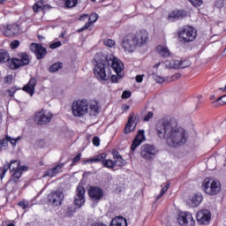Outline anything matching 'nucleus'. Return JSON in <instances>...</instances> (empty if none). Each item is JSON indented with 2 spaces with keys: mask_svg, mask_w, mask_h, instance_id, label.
<instances>
[{
  "mask_svg": "<svg viewBox=\"0 0 226 226\" xmlns=\"http://www.w3.org/2000/svg\"><path fill=\"white\" fill-rule=\"evenodd\" d=\"M155 130L159 139H165L170 147H181L188 142L190 138L185 129L177 127V121L174 118L159 120Z\"/></svg>",
  "mask_w": 226,
  "mask_h": 226,
  "instance_id": "nucleus-1",
  "label": "nucleus"
},
{
  "mask_svg": "<svg viewBox=\"0 0 226 226\" xmlns=\"http://www.w3.org/2000/svg\"><path fill=\"white\" fill-rule=\"evenodd\" d=\"M94 73L96 77H99L101 80L111 79L112 82L117 83V79H121V72L124 70V65L121 60L114 56V55L104 56L102 53H97L94 56ZM110 68L115 71L117 75H112Z\"/></svg>",
  "mask_w": 226,
  "mask_h": 226,
  "instance_id": "nucleus-2",
  "label": "nucleus"
},
{
  "mask_svg": "<svg viewBox=\"0 0 226 226\" xmlns=\"http://www.w3.org/2000/svg\"><path fill=\"white\" fill-rule=\"evenodd\" d=\"M64 201V192L61 190L52 191L44 200L47 206H53V207H59V206H63Z\"/></svg>",
  "mask_w": 226,
  "mask_h": 226,
  "instance_id": "nucleus-3",
  "label": "nucleus"
},
{
  "mask_svg": "<svg viewBox=\"0 0 226 226\" xmlns=\"http://www.w3.org/2000/svg\"><path fill=\"white\" fill-rule=\"evenodd\" d=\"M202 190L207 195H218L220 190H222V185L220 182L207 177L202 183Z\"/></svg>",
  "mask_w": 226,
  "mask_h": 226,
  "instance_id": "nucleus-4",
  "label": "nucleus"
},
{
  "mask_svg": "<svg viewBox=\"0 0 226 226\" xmlns=\"http://www.w3.org/2000/svg\"><path fill=\"white\" fill-rule=\"evenodd\" d=\"M72 109L75 117H82L89 113V102L87 100H78L72 102Z\"/></svg>",
  "mask_w": 226,
  "mask_h": 226,
  "instance_id": "nucleus-5",
  "label": "nucleus"
},
{
  "mask_svg": "<svg viewBox=\"0 0 226 226\" xmlns=\"http://www.w3.org/2000/svg\"><path fill=\"white\" fill-rule=\"evenodd\" d=\"M178 38L184 43H190L197 38V30L192 26H185L178 32Z\"/></svg>",
  "mask_w": 226,
  "mask_h": 226,
  "instance_id": "nucleus-6",
  "label": "nucleus"
},
{
  "mask_svg": "<svg viewBox=\"0 0 226 226\" xmlns=\"http://www.w3.org/2000/svg\"><path fill=\"white\" fill-rule=\"evenodd\" d=\"M29 64V55L26 53H18V57L11 59V70H19L22 66H27Z\"/></svg>",
  "mask_w": 226,
  "mask_h": 226,
  "instance_id": "nucleus-7",
  "label": "nucleus"
},
{
  "mask_svg": "<svg viewBox=\"0 0 226 226\" xmlns=\"http://www.w3.org/2000/svg\"><path fill=\"white\" fill-rule=\"evenodd\" d=\"M54 117V114L50 111L41 109V111L35 112L34 121L39 125H43L50 123Z\"/></svg>",
  "mask_w": 226,
  "mask_h": 226,
  "instance_id": "nucleus-8",
  "label": "nucleus"
},
{
  "mask_svg": "<svg viewBox=\"0 0 226 226\" xmlns=\"http://www.w3.org/2000/svg\"><path fill=\"white\" fill-rule=\"evenodd\" d=\"M86 204V188L82 185H79L76 189V196H74V206L80 209Z\"/></svg>",
  "mask_w": 226,
  "mask_h": 226,
  "instance_id": "nucleus-9",
  "label": "nucleus"
},
{
  "mask_svg": "<svg viewBox=\"0 0 226 226\" xmlns=\"http://www.w3.org/2000/svg\"><path fill=\"white\" fill-rule=\"evenodd\" d=\"M122 47L126 52H133L138 47L135 41V34H129L122 41Z\"/></svg>",
  "mask_w": 226,
  "mask_h": 226,
  "instance_id": "nucleus-10",
  "label": "nucleus"
},
{
  "mask_svg": "<svg viewBox=\"0 0 226 226\" xmlns=\"http://www.w3.org/2000/svg\"><path fill=\"white\" fill-rule=\"evenodd\" d=\"M140 156L144 160H153L156 156V148L151 145H143L140 148Z\"/></svg>",
  "mask_w": 226,
  "mask_h": 226,
  "instance_id": "nucleus-11",
  "label": "nucleus"
},
{
  "mask_svg": "<svg viewBox=\"0 0 226 226\" xmlns=\"http://www.w3.org/2000/svg\"><path fill=\"white\" fill-rule=\"evenodd\" d=\"M177 222L181 226H195V220L190 212H181L178 215Z\"/></svg>",
  "mask_w": 226,
  "mask_h": 226,
  "instance_id": "nucleus-12",
  "label": "nucleus"
},
{
  "mask_svg": "<svg viewBox=\"0 0 226 226\" xmlns=\"http://www.w3.org/2000/svg\"><path fill=\"white\" fill-rule=\"evenodd\" d=\"M196 219L200 225H209V222H211V211L208 209L200 210L196 215Z\"/></svg>",
  "mask_w": 226,
  "mask_h": 226,
  "instance_id": "nucleus-13",
  "label": "nucleus"
},
{
  "mask_svg": "<svg viewBox=\"0 0 226 226\" xmlns=\"http://www.w3.org/2000/svg\"><path fill=\"white\" fill-rule=\"evenodd\" d=\"M104 195L105 193L103 192V189L98 186H90L88 189V196L95 202H100V200L103 199Z\"/></svg>",
  "mask_w": 226,
  "mask_h": 226,
  "instance_id": "nucleus-14",
  "label": "nucleus"
},
{
  "mask_svg": "<svg viewBox=\"0 0 226 226\" xmlns=\"http://www.w3.org/2000/svg\"><path fill=\"white\" fill-rule=\"evenodd\" d=\"M134 40L138 47H142L149 41V34L146 30H141L134 34Z\"/></svg>",
  "mask_w": 226,
  "mask_h": 226,
  "instance_id": "nucleus-15",
  "label": "nucleus"
},
{
  "mask_svg": "<svg viewBox=\"0 0 226 226\" xmlns=\"http://www.w3.org/2000/svg\"><path fill=\"white\" fill-rule=\"evenodd\" d=\"M30 50L35 54L37 59H43L47 56V48H44L40 43H32L30 45Z\"/></svg>",
  "mask_w": 226,
  "mask_h": 226,
  "instance_id": "nucleus-16",
  "label": "nucleus"
},
{
  "mask_svg": "<svg viewBox=\"0 0 226 226\" xmlns=\"http://www.w3.org/2000/svg\"><path fill=\"white\" fill-rule=\"evenodd\" d=\"M27 169H29L27 166H20V161L14 160L11 163L4 164L3 170H27Z\"/></svg>",
  "mask_w": 226,
  "mask_h": 226,
  "instance_id": "nucleus-17",
  "label": "nucleus"
},
{
  "mask_svg": "<svg viewBox=\"0 0 226 226\" xmlns=\"http://www.w3.org/2000/svg\"><path fill=\"white\" fill-rule=\"evenodd\" d=\"M146 140V136L144 135V131H139L134 139L132 140V146H131V151H135V149L138 148L142 142Z\"/></svg>",
  "mask_w": 226,
  "mask_h": 226,
  "instance_id": "nucleus-18",
  "label": "nucleus"
},
{
  "mask_svg": "<svg viewBox=\"0 0 226 226\" xmlns=\"http://www.w3.org/2000/svg\"><path fill=\"white\" fill-rule=\"evenodd\" d=\"M36 87L35 78L30 79L29 82L23 87V91L33 96L34 94V87Z\"/></svg>",
  "mask_w": 226,
  "mask_h": 226,
  "instance_id": "nucleus-19",
  "label": "nucleus"
},
{
  "mask_svg": "<svg viewBox=\"0 0 226 226\" xmlns=\"http://www.w3.org/2000/svg\"><path fill=\"white\" fill-rule=\"evenodd\" d=\"M112 155L115 161V166L116 167H124V165H126V161L123 159V156L119 154V153L116 150H113Z\"/></svg>",
  "mask_w": 226,
  "mask_h": 226,
  "instance_id": "nucleus-20",
  "label": "nucleus"
},
{
  "mask_svg": "<svg viewBox=\"0 0 226 226\" xmlns=\"http://www.w3.org/2000/svg\"><path fill=\"white\" fill-rule=\"evenodd\" d=\"M109 226H128V220L123 216H116L111 220Z\"/></svg>",
  "mask_w": 226,
  "mask_h": 226,
  "instance_id": "nucleus-21",
  "label": "nucleus"
},
{
  "mask_svg": "<svg viewBox=\"0 0 226 226\" xmlns=\"http://www.w3.org/2000/svg\"><path fill=\"white\" fill-rule=\"evenodd\" d=\"M19 33V26L9 25L4 31V36H15Z\"/></svg>",
  "mask_w": 226,
  "mask_h": 226,
  "instance_id": "nucleus-22",
  "label": "nucleus"
},
{
  "mask_svg": "<svg viewBox=\"0 0 226 226\" xmlns=\"http://www.w3.org/2000/svg\"><path fill=\"white\" fill-rule=\"evenodd\" d=\"M96 20H98V14L96 13H92L90 16H89V19H88V22L85 24L84 26H82L81 28H79L78 30L79 33H82V31H86V29H89V26H91V24L96 22Z\"/></svg>",
  "mask_w": 226,
  "mask_h": 226,
  "instance_id": "nucleus-23",
  "label": "nucleus"
},
{
  "mask_svg": "<svg viewBox=\"0 0 226 226\" xmlns=\"http://www.w3.org/2000/svg\"><path fill=\"white\" fill-rule=\"evenodd\" d=\"M100 109L98 108V102H93L88 104V114L89 116H98Z\"/></svg>",
  "mask_w": 226,
  "mask_h": 226,
  "instance_id": "nucleus-24",
  "label": "nucleus"
},
{
  "mask_svg": "<svg viewBox=\"0 0 226 226\" xmlns=\"http://www.w3.org/2000/svg\"><path fill=\"white\" fill-rule=\"evenodd\" d=\"M186 17V11H173L168 16V20H172V19H184Z\"/></svg>",
  "mask_w": 226,
  "mask_h": 226,
  "instance_id": "nucleus-25",
  "label": "nucleus"
},
{
  "mask_svg": "<svg viewBox=\"0 0 226 226\" xmlns=\"http://www.w3.org/2000/svg\"><path fill=\"white\" fill-rule=\"evenodd\" d=\"M156 50H157L158 54L162 56V57H170V50H169V48H167L163 45L157 46Z\"/></svg>",
  "mask_w": 226,
  "mask_h": 226,
  "instance_id": "nucleus-26",
  "label": "nucleus"
},
{
  "mask_svg": "<svg viewBox=\"0 0 226 226\" xmlns=\"http://www.w3.org/2000/svg\"><path fill=\"white\" fill-rule=\"evenodd\" d=\"M107 158V154L105 153H102L101 154L95 155L87 161H85V163H96L98 162H103L104 159Z\"/></svg>",
  "mask_w": 226,
  "mask_h": 226,
  "instance_id": "nucleus-27",
  "label": "nucleus"
},
{
  "mask_svg": "<svg viewBox=\"0 0 226 226\" xmlns=\"http://www.w3.org/2000/svg\"><path fill=\"white\" fill-rule=\"evenodd\" d=\"M22 170H11V179L10 181H11L12 183H19V179H20V177H22Z\"/></svg>",
  "mask_w": 226,
  "mask_h": 226,
  "instance_id": "nucleus-28",
  "label": "nucleus"
},
{
  "mask_svg": "<svg viewBox=\"0 0 226 226\" xmlns=\"http://www.w3.org/2000/svg\"><path fill=\"white\" fill-rule=\"evenodd\" d=\"M200 202H202V195L195 194L191 200V206L192 207H197L200 206Z\"/></svg>",
  "mask_w": 226,
  "mask_h": 226,
  "instance_id": "nucleus-29",
  "label": "nucleus"
},
{
  "mask_svg": "<svg viewBox=\"0 0 226 226\" xmlns=\"http://www.w3.org/2000/svg\"><path fill=\"white\" fill-rule=\"evenodd\" d=\"M167 68L173 69V70H179V60L171 59L166 61Z\"/></svg>",
  "mask_w": 226,
  "mask_h": 226,
  "instance_id": "nucleus-30",
  "label": "nucleus"
},
{
  "mask_svg": "<svg viewBox=\"0 0 226 226\" xmlns=\"http://www.w3.org/2000/svg\"><path fill=\"white\" fill-rule=\"evenodd\" d=\"M10 61V53L5 49H0V64L8 63Z\"/></svg>",
  "mask_w": 226,
  "mask_h": 226,
  "instance_id": "nucleus-31",
  "label": "nucleus"
},
{
  "mask_svg": "<svg viewBox=\"0 0 226 226\" xmlns=\"http://www.w3.org/2000/svg\"><path fill=\"white\" fill-rule=\"evenodd\" d=\"M148 75H150V77H152L154 79V80H155V82H157V84H163V82H165V79L158 76V74H156V72L150 71L148 72Z\"/></svg>",
  "mask_w": 226,
  "mask_h": 226,
  "instance_id": "nucleus-32",
  "label": "nucleus"
},
{
  "mask_svg": "<svg viewBox=\"0 0 226 226\" xmlns=\"http://www.w3.org/2000/svg\"><path fill=\"white\" fill-rule=\"evenodd\" d=\"M133 125V117H130L129 120L124 129V133L128 134V133H132V131L133 129H132V126Z\"/></svg>",
  "mask_w": 226,
  "mask_h": 226,
  "instance_id": "nucleus-33",
  "label": "nucleus"
},
{
  "mask_svg": "<svg viewBox=\"0 0 226 226\" xmlns=\"http://www.w3.org/2000/svg\"><path fill=\"white\" fill-rule=\"evenodd\" d=\"M225 103H226V94L219 97L218 99H216L212 102V104L215 107H220V105H225Z\"/></svg>",
  "mask_w": 226,
  "mask_h": 226,
  "instance_id": "nucleus-34",
  "label": "nucleus"
},
{
  "mask_svg": "<svg viewBox=\"0 0 226 226\" xmlns=\"http://www.w3.org/2000/svg\"><path fill=\"white\" fill-rule=\"evenodd\" d=\"M76 211L77 210L74 207L69 206L64 210V215L66 217H72V215H75Z\"/></svg>",
  "mask_w": 226,
  "mask_h": 226,
  "instance_id": "nucleus-35",
  "label": "nucleus"
},
{
  "mask_svg": "<svg viewBox=\"0 0 226 226\" xmlns=\"http://www.w3.org/2000/svg\"><path fill=\"white\" fill-rule=\"evenodd\" d=\"M61 68H63V63H55L53 64L50 67H49V72H51V73H55V72H59V70H61Z\"/></svg>",
  "mask_w": 226,
  "mask_h": 226,
  "instance_id": "nucleus-36",
  "label": "nucleus"
},
{
  "mask_svg": "<svg viewBox=\"0 0 226 226\" xmlns=\"http://www.w3.org/2000/svg\"><path fill=\"white\" fill-rule=\"evenodd\" d=\"M103 167H107V169H114L116 167L115 161L112 160H104L102 161Z\"/></svg>",
  "mask_w": 226,
  "mask_h": 226,
  "instance_id": "nucleus-37",
  "label": "nucleus"
},
{
  "mask_svg": "<svg viewBox=\"0 0 226 226\" xmlns=\"http://www.w3.org/2000/svg\"><path fill=\"white\" fill-rule=\"evenodd\" d=\"M179 70H183L185 68H188L192 66V62L190 60H179Z\"/></svg>",
  "mask_w": 226,
  "mask_h": 226,
  "instance_id": "nucleus-38",
  "label": "nucleus"
},
{
  "mask_svg": "<svg viewBox=\"0 0 226 226\" xmlns=\"http://www.w3.org/2000/svg\"><path fill=\"white\" fill-rule=\"evenodd\" d=\"M66 8H75L77 6L78 0H63Z\"/></svg>",
  "mask_w": 226,
  "mask_h": 226,
  "instance_id": "nucleus-39",
  "label": "nucleus"
},
{
  "mask_svg": "<svg viewBox=\"0 0 226 226\" xmlns=\"http://www.w3.org/2000/svg\"><path fill=\"white\" fill-rule=\"evenodd\" d=\"M169 188H170V182H168L165 186H163L161 190V193L160 195L157 197V199H160L162 197H163V195L165 194V192L169 190Z\"/></svg>",
  "mask_w": 226,
  "mask_h": 226,
  "instance_id": "nucleus-40",
  "label": "nucleus"
},
{
  "mask_svg": "<svg viewBox=\"0 0 226 226\" xmlns=\"http://www.w3.org/2000/svg\"><path fill=\"white\" fill-rule=\"evenodd\" d=\"M57 172L59 171H56V170H46L42 176V177H54V176H56V174H57Z\"/></svg>",
  "mask_w": 226,
  "mask_h": 226,
  "instance_id": "nucleus-41",
  "label": "nucleus"
},
{
  "mask_svg": "<svg viewBox=\"0 0 226 226\" xmlns=\"http://www.w3.org/2000/svg\"><path fill=\"white\" fill-rule=\"evenodd\" d=\"M104 45H106V47H109L112 48L116 45V41L112 40V39H105L103 41Z\"/></svg>",
  "mask_w": 226,
  "mask_h": 226,
  "instance_id": "nucleus-42",
  "label": "nucleus"
},
{
  "mask_svg": "<svg viewBox=\"0 0 226 226\" xmlns=\"http://www.w3.org/2000/svg\"><path fill=\"white\" fill-rule=\"evenodd\" d=\"M192 6H202L204 4L203 0H189Z\"/></svg>",
  "mask_w": 226,
  "mask_h": 226,
  "instance_id": "nucleus-43",
  "label": "nucleus"
},
{
  "mask_svg": "<svg viewBox=\"0 0 226 226\" xmlns=\"http://www.w3.org/2000/svg\"><path fill=\"white\" fill-rule=\"evenodd\" d=\"M15 93H17V88L12 87L6 91V96H10L11 98L15 95Z\"/></svg>",
  "mask_w": 226,
  "mask_h": 226,
  "instance_id": "nucleus-44",
  "label": "nucleus"
},
{
  "mask_svg": "<svg viewBox=\"0 0 226 226\" xmlns=\"http://www.w3.org/2000/svg\"><path fill=\"white\" fill-rule=\"evenodd\" d=\"M8 136H6L4 139H0V149L3 147H6V146H8Z\"/></svg>",
  "mask_w": 226,
  "mask_h": 226,
  "instance_id": "nucleus-45",
  "label": "nucleus"
},
{
  "mask_svg": "<svg viewBox=\"0 0 226 226\" xmlns=\"http://www.w3.org/2000/svg\"><path fill=\"white\" fill-rule=\"evenodd\" d=\"M20 41L19 40H14L11 42V49H19Z\"/></svg>",
  "mask_w": 226,
  "mask_h": 226,
  "instance_id": "nucleus-46",
  "label": "nucleus"
},
{
  "mask_svg": "<svg viewBox=\"0 0 226 226\" xmlns=\"http://www.w3.org/2000/svg\"><path fill=\"white\" fill-rule=\"evenodd\" d=\"M8 139H9V142L11 144V146H17V142H19V140H20V137L13 139V138L8 136Z\"/></svg>",
  "mask_w": 226,
  "mask_h": 226,
  "instance_id": "nucleus-47",
  "label": "nucleus"
},
{
  "mask_svg": "<svg viewBox=\"0 0 226 226\" xmlns=\"http://www.w3.org/2000/svg\"><path fill=\"white\" fill-rule=\"evenodd\" d=\"M224 5H225V0H216L215 1L216 8H223Z\"/></svg>",
  "mask_w": 226,
  "mask_h": 226,
  "instance_id": "nucleus-48",
  "label": "nucleus"
},
{
  "mask_svg": "<svg viewBox=\"0 0 226 226\" xmlns=\"http://www.w3.org/2000/svg\"><path fill=\"white\" fill-rule=\"evenodd\" d=\"M18 206L19 207H22V209H26L29 206V203H27L26 201H19V202H18Z\"/></svg>",
  "mask_w": 226,
  "mask_h": 226,
  "instance_id": "nucleus-49",
  "label": "nucleus"
},
{
  "mask_svg": "<svg viewBox=\"0 0 226 226\" xmlns=\"http://www.w3.org/2000/svg\"><path fill=\"white\" fill-rule=\"evenodd\" d=\"M93 144H94V146H95V147H99V146H100V138L98 136L94 137Z\"/></svg>",
  "mask_w": 226,
  "mask_h": 226,
  "instance_id": "nucleus-50",
  "label": "nucleus"
},
{
  "mask_svg": "<svg viewBox=\"0 0 226 226\" xmlns=\"http://www.w3.org/2000/svg\"><path fill=\"white\" fill-rule=\"evenodd\" d=\"M61 47V41H56V42H53L49 45V49H57Z\"/></svg>",
  "mask_w": 226,
  "mask_h": 226,
  "instance_id": "nucleus-51",
  "label": "nucleus"
},
{
  "mask_svg": "<svg viewBox=\"0 0 226 226\" xmlns=\"http://www.w3.org/2000/svg\"><path fill=\"white\" fill-rule=\"evenodd\" d=\"M130 96H132V92H130V91H124L122 94V98L124 100L130 98Z\"/></svg>",
  "mask_w": 226,
  "mask_h": 226,
  "instance_id": "nucleus-52",
  "label": "nucleus"
},
{
  "mask_svg": "<svg viewBox=\"0 0 226 226\" xmlns=\"http://www.w3.org/2000/svg\"><path fill=\"white\" fill-rule=\"evenodd\" d=\"M153 118V112L149 111L147 116L144 117V121H149V119Z\"/></svg>",
  "mask_w": 226,
  "mask_h": 226,
  "instance_id": "nucleus-53",
  "label": "nucleus"
},
{
  "mask_svg": "<svg viewBox=\"0 0 226 226\" xmlns=\"http://www.w3.org/2000/svg\"><path fill=\"white\" fill-rule=\"evenodd\" d=\"M33 10H34V11L38 12V11H40V10H41V5L35 4L33 6Z\"/></svg>",
  "mask_w": 226,
  "mask_h": 226,
  "instance_id": "nucleus-54",
  "label": "nucleus"
},
{
  "mask_svg": "<svg viewBox=\"0 0 226 226\" xmlns=\"http://www.w3.org/2000/svg\"><path fill=\"white\" fill-rule=\"evenodd\" d=\"M81 154H78L73 159L72 163H77V162H79Z\"/></svg>",
  "mask_w": 226,
  "mask_h": 226,
  "instance_id": "nucleus-55",
  "label": "nucleus"
},
{
  "mask_svg": "<svg viewBox=\"0 0 226 226\" xmlns=\"http://www.w3.org/2000/svg\"><path fill=\"white\" fill-rule=\"evenodd\" d=\"M61 169H63V164L58 163L51 170H61Z\"/></svg>",
  "mask_w": 226,
  "mask_h": 226,
  "instance_id": "nucleus-56",
  "label": "nucleus"
},
{
  "mask_svg": "<svg viewBox=\"0 0 226 226\" xmlns=\"http://www.w3.org/2000/svg\"><path fill=\"white\" fill-rule=\"evenodd\" d=\"M179 79H181V74L180 73H177V74H175L171 77V80H177Z\"/></svg>",
  "mask_w": 226,
  "mask_h": 226,
  "instance_id": "nucleus-57",
  "label": "nucleus"
},
{
  "mask_svg": "<svg viewBox=\"0 0 226 226\" xmlns=\"http://www.w3.org/2000/svg\"><path fill=\"white\" fill-rule=\"evenodd\" d=\"M144 79V75H138L136 76V81L140 83Z\"/></svg>",
  "mask_w": 226,
  "mask_h": 226,
  "instance_id": "nucleus-58",
  "label": "nucleus"
},
{
  "mask_svg": "<svg viewBox=\"0 0 226 226\" xmlns=\"http://www.w3.org/2000/svg\"><path fill=\"white\" fill-rule=\"evenodd\" d=\"M11 80H12L11 75H9L5 78V82H7V84H11Z\"/></svg>",
  "mask_w": 226,
  "mask_h": 226,
  "instance_id": "nucleus-59",
  "label": "nucleus"
},
{
  "mask_svg": "<svg viewBox=\"0 0 226 226\" xmlns=\"http://www.w3.org/2000/svg\"><path fill=\"white\" fill-rule=\"evenodd\" d=\"M122 109L126 112V110H130V106L127 104L123 105Z\"/></svg>",
  "mask_w": 226,
  "mask_h": 226,
  "instance_id": "nucleus-60",
  "label": "nucleus"
},
{
  "mask_svg": "<svg viewBox=\"0 0 226 226\" xmlns=\"http://www.w3.org/2000/svg\"><path fill=\"white\" fill-rule=\"evenodd\" d=\"M4 176H6V170H3L2 173H0V179H4Z\"/></svg>",
  "mask_w": 226,
  "mask_h": 226,
  "instance_id": "nucleus-61",
  "label": "nucleus"
},
{
  "mask_svg": "<svg viewBox=\"0 0 226 226\" xmlns=\"http://www.w3.org/2000/svg\"><path fill=\"white\" fill-rule=\"evenodd\" d=\"M87 18V14H84L83 16H80L79 20H84V19Z\"/></svg>",
  "mask_w": 226,
  "mask_h": 226,
  "instance_id": "nucleus-62",
  "label": "nucleus"
},
{
  "mask_svg": "<svg viewBox=\"0 0 226 226\" xmlns=\"http://www.w3.org/2000/svg\"><path fill=\"white\" fill-rule=\"evenodd\" d=\"M160 66V64H156L155 65H154V68H158Z\"/></svg>",
  "mask_w": 226,
  "mask_h": 226,
  "instance_id": "nucleus-63",
  "label": "nucleus"
},
{
  "mask_svg": "<svg viewBox=\"0 0 226 226\" xmlns=\"http://www.w3.org/2000/svg\"><path fill=\"white\" fill-rule=\"evenodd\" d=\"M6 226H15V224H13V223H9V224H7Z\"/></svg>",
  "mask_w": 226,
  "mask_h": 226,
  "instance_id": "nucleus-64",
  "label": "nucleus"
}]
</instances>
